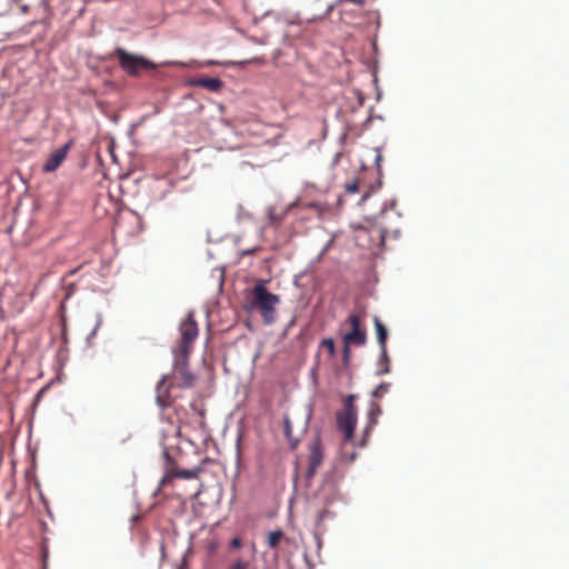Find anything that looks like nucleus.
<instances>
[{"label":"nucleus","mask_w":569,"mask_h":569,"mask_svg":"<svg viewBox=\"0 0 569 569\" xmlns=\"http://www.w3.org/2000/svg\"><path fill=\"white\" fill-rule=\"evenodd\" d=\"M198 325L193 319V315L189 313L180 325V336L181 340L177 348L173 349V352H186L191 353L192 343L198 337Z\"/></svg>","instance_id":"0eeeda50"},{"label":"nucleus","mask_w":569,"mask_h":569,"mask_svg":"<svg viewBox=\"0 0 569 569\" xmlns=\"http://www.w3.org/2000/svg\"><path fill=\"white\" fill-rule=\"evenodd\" d=\"M352 345H343V357L345 358H348L349 357V353H350V347Z\"/></svg>","instance_id":"4be33fe9"},{"label":"nucleus","mask_w":569,"mask_h":569,"mask_svg":"<svg viewBox=\"0 0 569 569\" xmlns=\"http://www.w3.org/2000/svg\"><path fill=\"white\" fill-rule=\"evenodd\" d=\"M363 311H355L348 316L346 322L350 326V330L342 336L343 345H353L357 347L366 345L367 331L363 326Z\"/></svg>","instance_id":"20e7f679"},{"label":"nucleus","mask_w":569,"mask_h":569,"mask_svg":"<svg viewBox=\"0 0 569 569\" xmlns=\"http://www.w3.org/2000/svg\"><path fill=\"white\" fill-rule=\"evenodd\" d=\"M321 346H323L330 356H335L336 353V346H335V341L333 339L331 338H326L321 341Z\"/></svg>","instance_id":"f3484780"},{"label":"nucleus","mask_w":569,"mask_h":569,"mask_svg":"<svg viewBox=\"0 0 569 569\" xmlns=\"http://www.w3.org/2000/svg\"><path fill=\"white\" fill-rule=\"evenodd\" d=\"M368 197H369V192H366V193L362 196L361 201H362V202H363V201H366Z\"/></svg>","instance_id":"b1692460"},{"label":"nucleus","mask_w":569,"mask_h":569,"mask_svg":"<svg viewBox=\"0 0 569 569\" xmlns=\"http://www.w3.org/2000/svg\"><path fill=\"white\" fill-rule=\"evenodd\" d=\"M191 86L208 89L209 91H219L223 83L219 78H194L190 81Z\"/></svg>","instance_id":"f8f14e48"},{"label":"nucleus","mask_w":569,"mask_h":569,"mask_svg":"<svg viewBox=\"0 0 569 569\" xmlns=\"http://www.w3.org/2000/svg\"><path fill=\"white\" fill-rule=\"evenodd\" d=\"M18 0H7V2L10 4L12 2H17Z\"/></svg>","instance_id":"cd10ccee"},{"label":"nucleus","mask_w":569,"mask_h":569,"mask_svg":"<svg viewBox=\"0 0 569 569\" xmlns=\"http://www.w3.org/2000/svg\"><path fill=\"white\" fill-rule=\"evenodd\" d=\"M190 353L173 352L172 378L180 388H191L196 382V376L188 369Z\"/></svg>","instance_id":"423d86ee"},{"label":"nucleus","mask_w":569,"mask_h":569,"mask_svg":"<svg viewBox=\"0 0 569 569\" xmlns=\"http://www.w3.org/2000/svg\"><path fill=\"white\" fill-rule=\"evenodd\" d=\"M390 388V383L388 382H381L373 391H372V397L375 398H380L382 397L386 392H388Z\"/></svg>","instance_id":"2eb2a0df"},{"label":"nucleus","mask_w":569,"mask_h":569,"mask_svg":"<svg viewBox=\"0 0 569 569\" xmlns=\"http://www.w3.org/2000/svg\"><path fill=\"white\" fill-rule=\"evenodd\" d=\"M345 190L349 194L357 193L360 190L358 180L348 181L345 184Z\"/></svg>","instance_id":"dca6fc26"},{"label":"nucleus","mask_w":569,"mask_h":569,"mask_svg":"<svg viewBox=\"0 0 569 569\" xmlns=\"http://www.w3.org/2000/svg\"><path fill=\"white\" fill-rule=\"evenodd\" d=\"M179 428H172V435L167 436L163 433L161 439V446L163 449V458L166 460L164 475L160 480L158 490H161L166 486L170 485L174 478L180 479H196L202 471L201 467L192 469H179L176 461L172 459L170 450L178 445Z\"/></svg>","instance_id":"f257e3e1"},{"label":"nucleus","mask_w":569,"mask_h":569,"mask_svg":"<svg viewBox=\"0 0 569 569\" xmlns=\"http://www.w3.org/2000/svg\"><path fill=\"white\" fill-rule=\"evenodd\" d=\"M279 302V296L269 292L264 283L260 282L252 289L251 308L260 312L264 323L270 325L274 321Z\"/></svg>","instance_id":"f03ea898"},{"label":"nucleus","mask_w":569,"mask_h":569,"mask_svg":"<svg viewBox=\"0 0 569 569\" xmlns=\"http://www.w3.org/2000/svg\"><path fill=\"white\" fill-rule=\"evenodd\" d=\"M353 396H349L342 411L337 413V426L343 435L346 442L353 440V432L357 425V409L352 403Z\"/></svg>","instance_id":"39448f33"},{"label":"nucleus","mask_w":569,"mask_h":569,"mask_svg":"<svg viewBox=\"0 0 569 569\" xmlns=\"http://www.w3.org/2000/svg\"><path fill=\"white\" fill-rule=\"evenodd\" d=\"M380 361L383 362V367L379 370V373L380 375H385V373H388L390 371V367H389V357H388V353H383V351L381 350V358H380Z\"/></svg>","instance_id":"a211bd4d"},{"label":"nucleus","mask_w":569,"mask_h":569,"mask_svg":"<svg viewBox=\"0 0 569 569\" xmlns=\"http://www.w3.org/2000/svg\"><path fill=\"white\" fill-rule=\"evenodd\" d=\"M21 9H22L23 12L28 11V7L27 6H23Z\"/></svg>","instance_id":"393cba45"},{"label":"nucleus","mask_w":569,"mask_h":569,"mask_svg":"<svg viewBox=\"0 0 569 569\" xmlns=\"http://www.w3.org/2000/svg\"><path fill=\"white\" fill-rule=\"evenodd\" d=\"M157 405L162 409H167L172 405V399L170 397L169 387L166 385V377H163L157 385V396H156Z\"/></svg>","instance_id":"9b49d317"},{"label":"nucleus","mask_w":569,"mask_h":569,"mask_svg":"<svg viewBox=\"0 0 569 569\" xmlns=\"http://www.w3.org/2000/svg\"><path fill=\"white\" fill-rule=\"evenodd\" d=\"M373 323H375V328H376V332H377V339H378V343L380 346V349L383 351V353H386V343H387V339H388V330L387 328L383 326V323L380 321V319L378 317H375L373 318Z\"/></svg>","instance_id":"ddd939ff"},{"label":"nucleus","mask_w":569,"mask_h":569,"mask_svg":"<svg viewBox=\"0 0 569 569\" xmlns=\"http://www.w3.org/2000/svg\"><path fill=\"white\" fill-rule=\"evenodd\" d=\"M339 157H340V153H337V154H336V158H335V162H337V161H338Z\"/></svg>","instance_id":"a878e982"},{"label":"nucleus","mask_w":569,"mask_h":569,"mask_svg":"<svg viewBox=\"0 0 569 569\" xmlns=\"http://www.w3.org/2000/svg\"><path fill=\"white\" fill-rule=\"evenodd\" d=\"M114 56L118 59L120 68L128 76H138L140 70H153L157 68L156 63L142 56L130 53L123 48H117L114 50Z\"/></svg>","instance_id":"7ed1b4c3"},{"label":"nucleus","mask_w":569,"mask_h":569,"mask_svg":"<svg viewBox=\"0 0 569 569\" xmlns=\"http://www.w3.org/2000/svg\"><path fill=\"white\" fill-rule=\"evenodd\" d=\"M231 546L234 548H239L241 546V540L239 538H233L231 541Z\"/></svg>","instance_id":"5701e85b"},{"label":"nucleus","mask_w":569,"mask_h":569,"mask_svg":"<svg viewBox=\"0 0 569 569\" xmlns=\"http://www.w3.org/2000/svg\"><path fill=\"white\" fill-rule=\"evenodd\" d=\"M249 563L244 560L236 561L229 569H248Z\"/></svg>","instance_id":"412c9836"},{"label":"nucleus","mask_w":569,"mask_h":569,"mask_svg":"<svg viewBox=\"0 0 569 569\" xmlns=\"http://www.w3.org/2000/svg\"><path fill=\"white\" fill-rule=\"evenodd\" d=\"M283 216H284V213H279L278 214L273 210L269 211V219H270L271 223L274 224V226H278L282 221Z\"/></svg>","instance_id":"6ab92c4d"},{"label":"nucleus","mask_w":569,"mask_h":569,"mask_svg":"<svg viewBox=\"0 0 569 569\" xmlns=\"http://www.w3.org/2000/svg\"><path fill=\"white\" fill-rule=\"evenodd\" d=\"M283 428H284L286 437L289 440H291L292 439V428H291V422L288 417H284V419H283Z\"/></svg>","instance_id":"aec40b11"},{"label":"nucleus","mask_w":569,"mask_h":569,"mask_svg":"<svg viewBox=\"0 0 569 569\" xmlns=\"http://www.w3.org/2000/svg\"><path fill=\"white\" fill-rule=\"evenodd\" d=\"M283 533L281 530L272 531L268 535V545L270 548H276L282 538Z\"/></svg>","instance_id":"4468645a"},{"label":"nucleus","mask_w":569,"mask_h":569,"mask_svg":"<svg viewBox=\"0 0 569 569\" xmlns=\"http://www.w3.org/2000/svg\"><path fill=\"white\" fill-rule=\"evenodd\" d=\"M381 161V154L377 156V162Z\"/></svg>","instance_id":"bb28decb"},{"label":"nucleus","mask_w":569,"mask_h":569,"mask_svg":"<svg viewBox=\"0 0 569 569\" xmlns=\"http://www.w3.org/2000/svg\"><path fill=\"white\" fill-rule=\"evenodd\" d=\"M322 459H323V455H322V449H321V442H320V440L317 439L311 443L310 450H309V457H308L309 466H308V470H307L308 478H312L316 475L318 468L322 463Z\"/></svg>","instance_id":"1a4fd4ad"},{"label":"nucleus","mask_w":569,"mask_h":569,"mask_svg":"<svg viewBox=\"0 0 569 569\" xmlns=\"http://www.w3.org/2000/svg\"><path fill=\"white\" fill-rule=\"evenodd\" d=\"M381 415V407L378 402L372 401L367 413V426L363 431V439L360 443L361 447L366 446L367 437L370 435L373 427L377 425L378 417Z\"/></svg>","instance_id":"9d476101"},{"label":"nucleus","mask_w":569,"mask_h":569,"mask_svg":"<svg viewBox=\"0 0 569 569\" xmlns=\"http://www.w3.org/2000/svg\"><path fill=\"white\" fill-rule=\"evenodd\" d=\"M72 146V140H69L61 148L54 150L46 160L42 166V172L49 173L56 171L66 160L69 150Z\"/></svg>","instance_id":"6e6552de"}]
</instances>
